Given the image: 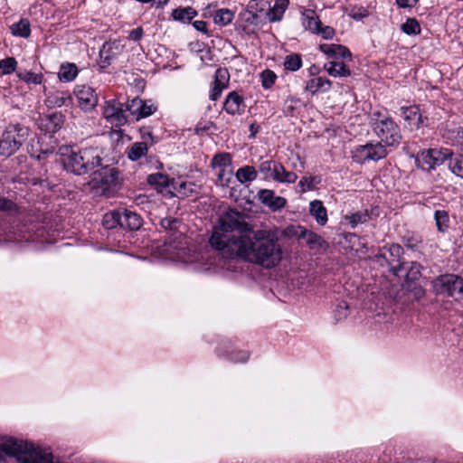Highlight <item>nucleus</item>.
<instances>
[{
	"label": "nucleus",
	"instance_id": "obj_1",
	"mask_svg": "<svg viewBox=\"0 0 463 463\" xmlns=\"http://www.w3.org/2000/svg\"><path fill=\"white\" fill-rule=\"evenodd\" d=\"M277 241L267 231H253L244 214L229 210L220 217L209 242L222 258L241 259L270 269L282 259Z\"/></svg>",
	"mask_w": 463,
	"mask_h": 463
},
{
	"label": "nucleus",
	"instance_id": "obj_2",
	"mask_svg": "<svg viewBox=\"0 0 463 463\" xmlns=\"http://www.w3.org/2000/svg\"><path fill=\"white\" fill-rule=\"evenodd\" d=\"M14 457L18 463H53L52 452L33 443L10 437L0 439V462Z\"/></svg>",
	"mask_w": 463,
	"mask_h": 463
},
{
	"label": "nucleus",
	"instance_id": "obj_3",
	"mask_svg": "<svg viewBox=\"0 0 463 463\" xmlns=\"http://www.w3.org/2000/svg\"><path fill=\"white\" fill-rule=\"evenodd\" d=\"M100 152L95 147H86L78 151L71 150L63 158V167L67 172L76 175H83L101 165Z\"/></svg>",
	"mask_w": 463,
	"mask_h": 463
},
{
	"label": "nucleus",
	"instance_id": "obj_4",
	"mask_svg": "<svg viewBox=\"0 0 463 463\" xmlns=\"http://www.w3.org/2000/svg\"><path fill=\"white\" fill-rule=\"evenodd\" d=\"M31 130L19 123L9 124L0 137V156L9 157L15 154L28 140Z\"/></svg>",
	"mask_w": 463,
	"mask_h": 463
},
{
	"label": "nucleus",
	"instance_id": "obj_5",
	"mask_svg": "<svg viewBox=\"0 0 463 463\" xmlns=\"http://www.w3.org/2000/svg\"><path fill=\"white\" fill-rule=\"evenodd\" d=\"M90 184L97 194L110 197L121 185L120 172L109 165L94 170Z\"/></svg>",
	"mask_w": 463,
	"mask_h": 463
},
{
	"label": "nucleus",
	"instance_id": "obj_6",
	"mask_svg": "<svg viewBox=\"0 0 463 463\" xmlns=\"http://www.w3.org/2000/svg\"><path fill=\"white\" fill-rule=\"evenodd\" d=\"M373 130L386 146L397 147L402 141L399 126L388 117L375 119L373 123Z\"/></svg>",
	"mask_w": 463,
	"mask_h": 463
},
{
	"label": "nucleus",
	"instance_id": "obj_7",
	"mask_svg": "<svg viewBox=\"0 0 463 463\" xmlns=\"http://www.w3.org/2000/svg\"><path fill=\"white\" fill-rule=\"evenodd\" d=\"M452 151L445 149H429L422 151L416 156L415 162L418 167L430 172L437 166L444 164L446 160L452 157Z\"/></svg>",
	"mask_w": 463,
	"mask_h": 463
},
{
	"label": "nucleus",
	"instance_id": "obj_8",
	"mask_svg": "<svg viewBox=\"0 0 463 463\" xmlns=\"http://www.w3.org/2000/svg\"><path fill=\"white\" fill-rule=\"evenodd\" d=\"M434 288L439 294H448L455 298L463 296V278L455 274H443L433 281Z\"/></svg>",
	"mask_w": 463,
	"mask_h": 463
},
{
	"label": "nucleus",
	"instance_id": "obj_9",
	"mask_svg": "<svg viewBox=\"0 0 463 463\" xmlns=\"http://www.w3.org/2000/svg\"><path fill=\"white\" fill-rule=\"evenodd\" d=\"M125 105L116 99L106 101L103 115L108 122L115 127L124 126L128 122Z\"/></svg>",
	"mask_w": 463,
	"mask_h": 463
},
{
	"label": "nucleus",
	"instance_id": "obj_10",
	"mask_svg": "<svg viewBox=\"0 0 463 463\" xmlns=\"http://www.w3.org/2000/svg\"><path fill=\"white\" fill-rule=\"evenodd\" d=\"M421 266L417 262L402 263L391 268L393 275L404 277L407 281H415L420 276Z\"/></svg>",
	"mask_w": 463,
	"mask_h": 463
},
{
	"label": "nucleus",
	"instance_id": "obj_11",
	"mask_svg": "<svg viewBox=\"0 0 463 463\" xmlns=\"http://www.w3.org/2000/svg\"><path fill=\"white\" fill-rule=\"evenodd\" d=\"M230 74L226 68H219L215 71L213 88L210 92V99L213 101L217 100L224 89L228 87Z\"/></svg>",
	"mask_w": 463,
	"mask_h": 463
},
{
	"label": "nucleus",
	"instance_id": "obj_12",
	"mask_svg": "<svg viewBox=\"0 0 463 463\" xmlns=\"http://www.w3.org/2000/svg\"><path fill=\"white\" fill-rule=\"evenodd\" d=\"M75 93L80 108L84 110L93 109L98 103L95 90L90 86H80Z\"/></svg>",
	"mask_w": 463,
	"mask_h": 463
},
{
	"label": "nucleus",
	"instance_id": "obj_13",
	"mask_svg": "<svg viewBox=\"0 0 463 463\" xmlns=\"http://www.w3.org/2000/svg\"><path fill=\"white\" fill-rule=\"evenodd\" d=\"M258 196L263 204L273 211L283 208L287 203V200L284 197L276 196L272 190L262 189L259 192Z\"/></svg>",
	"mask_w": 463,
	"mask_h": 463
},
{
	"label": "nucleus",
	"instance_id": "obj_14",
	"mask_svg": "<svg viewBox=\"0 0 463 463\" xmlns=\"http://www.w3.org/2000/svg\"><path fill=\"white\" fill-rule=\"evenodd\" d=\"M244 100L237 92L232 91L225 99L223 108L228 114H241L244 109Z\"/></svg>",
	"mask_w": 463,
	"mask_h": 463
},
{
	"label": "nucleus",
	"instance_id": "obj_15",
	"mask_svg": "<svg viewBox=\"0 0 463 463\" xmlns=\"http://www.w3.org/2000/svg\"><path fill=\"white\" fill-rule=\"evenodd\" d=\"M121 228L129 231H137L142 226V218L139 214L128 209L121 210Z\"/></svg>",
	"mask_w": 463,
	"mask_h": 463
},
{
	"label": "nucleus",
	"instance_id": "obj_16",
	"mask_svg": "<svg viewBox=\"0 0 463 463\" xmlns=\"http://www.w3.org/2000/svg\"><path fill=\"white\" fill-rule=\"evenodd\" d=\"M319 49L322 52L334 59H351L352 54L350 51L340 44H320Z\"/></svg>",
	"mask_w": 463,
	"mask_h": 463
},
{
	"label": "nucleus",
	"instance_id": "obj_17",
	"mask_svg": "<svg viewBox=\"0 0 463 463\" xmlns=\"http://www.w3.org/2000/svg\"><path fill=\"white\" fill-rule=\"evenodd\" d=\"M303 17V26L306 30L312 32L313 33L320 28L322 23L319 19V16L317 14L316 11L313 9H304L302 11Z\"/></svg>",
	"mask_w": 463,
	"mask_h": 463
},
{
	"label": "nucleus",
	"instance_id": "obj_18",
	"mask_svg": "<svg viewBox=\"0 0 463 463\" xmlns=\"http://www.w3.org/2000/svg\"><path fill=\"white\" fill-rule=\"evenodd\" d=\"M309 213L319 225L323 226L326 223L327 211L321 201L314 200L310 202Z\"/></svg>",
	"mask_w": 463,
	"mask_h": 463
},
{
	"label": "nucleus",
	"instance_id": "obj_19",
	"mask_svg": "<svg viewBox=\"0 0 463 463\" xmlns=\"http://www.w3.org/2000/svg\"><path fill=\"white\" fill-rule=\"evenodd\" d=\"M324 69L333 77H348L351 74L350 70L343 61H328L324 65Z\"/></svg>",
	"mask_w": 463,
	"mask_h": 463
},
{
	"label": "nucleus",
	"instance_id": "obj_20",
	"mask_svg": "<svg viewBox=\"0 0 463 463\" xmlns=\"http://www.w3.org/2000/svg\"><path fill=\"white\" fill-rule=\"evenodd\" d=\"M260 172L263 175L265 179L278 177V170L282 171V165L274 160H267L262 162L259 166Z\"/></svg>",
	"mask_w": 463,
	"mask_h": 463
},
{
	"label": "nucleus",
	"instance_id": "obj_21",
	"mask_svg": "<svg viewBox=\"0 0 463 463\" xmlns=\"http://www.w3.org/2000/svg\"><path fill=\"white\" fill-rule=\"evenodd\" d=\"M148 152V142L141 141L135 142L128 148L127 155L128 158L131 161H137L143 156H146Z\"/></svg>",
	"mask_w": 463,
	"mask_h": 463
},
{
	"label": "nucleus",
	"instance_id": "obj_22",
	"mask_svg": "<svg viewBox=\"0 0 463 463\" xmlns=\"http://www.w3.org/2000/svg\"><path fill=\"white\" fill-rule=\"evenodd\" d=\"M46 102L52 107L68 106L71 102V97L68 92L55 91L47 96Z\"/></svg>",
	"mask_w": 463,
	"mask_h": 463
},
{
	"label": "nucleus",
	"instance_id": "obj_23",
	"mask_svg": "<svg viewBox=\"0 0 463 463\" xmlns=\"http://www.w3.org/2000/svg\"><path fill=\"white\" fill-rule=\"evenodd\" d=\"M115 56L116 52H114V44L110 43H105L99 51V64L100 68L105 69L110 65Z\"/></svg>",
	"mask_w": 463,
	"mask_h": 463
},
{
	"label": "nucleus",
	"instance_id": "obj_24",
	"mask_svg": "<svg viewBox=\"0 0 463 463\" xmlns=\"http://www.w3.org/2000/svg\"><path fill=\"white\" fill-rule=\"evenodd\" d=\"M372 211L367 209L352 213L345 215V220L348 222L352 228H355L358 224L365 223L371 220Z\"/></svg>",
	"mask_w": 463,
	"mask_h": 463
},
{
	"label": "nucleus",
	"instance_id": "obj_25",
	"mask_svg": "<svg viewBox=\"0 0 463 463\" xmlns=\"http://www.w3.org/2000/svg\"><path fill=\"white\" fill-rule=\"evenodd\" d=\"M331 88V81L323 77L311 79L307 82L306 90L315 94L318 90L326 91Z\"/></svg>",
	"mask_w": 463,
	"mask_h": 463
},
{
	"label": "nucleus",
	"instance_id": "obj_26",
	"mask_svg": "<svg viewBox=\"0 0 463 463\" xmlns=\"http://www.w3.org/2000/svg\"><path fill=\"white\" fill-rule=\"evenodd\" d=\"M302 232H304L302 239L306 240V243L310 250H318L326 245L325 240L317 233L307 229H305Z\"/></svg>",
	"mask_w": 463,
	"mask_h": 463
},
{
	"label": "nucleus",
	"instance_id": "obj_27",
	"mask_svg": "<svg viewBox=\"0 0 463 463\" xmlns=\"http://www.w3.org/2000/svg\"><path fill=\"white\" fill-rule=\"evenodd\" d=\"M368 150H369V159L373 161H378L386 157L388 152L386 150V146L383 145V142L379 141L375 144L367 143Z\"/></svg>",
	"mask_w": 463,
	"mask_h": 463
},
{
	"label": "nucleus",
	"instance_id": "obj_28",
	"mask_svg": "<svg viewBox=\"0 0 463 463\" xmlns=\"http://www.w3.org/2000/svg\"><path fill=\"white\" fill-rule=\"evenodd\" d=\"M121 210L107 213L103 216L102 225L106 229H114L118 226L121 227Z\"/></svg>",
	"mask_w": 463,
	"mask_h": 463
},
{
	"label": "nucleus",
	"instance_id": "obj_29",
	"mask_svg": "<svg viewBox=\"0 0 463 463\" xmlns=\"http://www.w3.org/2000/svg\"><path fill=\"white\" fill-rule=\"evenodd\" d=\"M388 253H389L391 259H389L385 253L383 254V257L386 260L387 263L391 266V268H392L393 266L402 264L400 259H401L402 254L403 253V249L402 248L401 245L392 244L388 248Z\"/></svg>",
	"mask_w": 463,
	"mask_h": 463
},
{
	"label": "nucleus",
	"instance_id": "obj_30",
	"mask_svg": "<svg viewBox=\"0 0 463 463\" xmlns=\"http://www.w3.org/2000/svg\"><path fill=\"white\" fill-rule=\"evenodd\" d=\"M402 117L407 122L406 127L413 129L414 122L416 119L420 118V111L418 107H405L402 108Z\"/></svg>",
	"mask_w": 463,
	"mask_h": 463
},
{
	"label": "nucleus",
	"instance_id": "obj_31",
	"mask_svg": "<svg viewBox=\"0 0 463 463\" xmlns=\"http://www.w3.org/2000/svg\"><path fill=\"white\" fill-rule=\"evenodd\" d=\"M288 5V0H278L274 7L269 12V19L270 22L280 21L284 12Z\"/></svg>",
	"mask_w": 463,
	"mask_h": 463
},
{
	"label": "nucleus",
	"instance_id": "obj_32",
	"mask_svg": "<svg viewBox=\"0 0 463 463\" xmlns=\"http://www.w3.org/2000/svg\"><path fill=\"white\" fill-rule=\"evenodd\" d=\"M257 175L256 169L250 165L239 168L236 173V177L241 184L255 180Z\"/></svg>",
	"mask_w": 463,
	"mask_h": 463
},
{
	"label": "nucleus",
	"instance_id": "obj_33",
	"mask_svg": "<svg viewBox=\"0 0 463 463\" xmlns=\"http://www.w3.org/2000/svg\"><path fill=\"white\" fill-rule=\"evenodd\" d=\"M78 73V69L75 64L68 63L66 65H61V70L59 71V79L61 81H71L75 79Z\"/></svg>",
	"mask_w": 463,
	"mask_h": 463
},
{
	"label": "nucleus",
	"instance_id": "obj_34",
	"mask_svg": "<svg viewBox=\"0 0 463 463\" xmlns=\"http://www.w3.org/2000/svg\"><path fill=\"white\" fill-rule=\"evenodd\" d=\"M196 14V11L192 7L177 8L173 11V17L175 20L190 22Z\"/></svg>",
	"mask_w": 463,
	"mask_h": 463
},
{
	"label": "nucleus",
	"instance_id": "obj_35",
	"mask_svg": "<svg viewBox=\"0 0 463 463\" xmlns=\"http://www.w3.org/2000/svg\"><path fill=\"white\" fill-rule=\"evenodd\" d=\"M147 183L157 188H165L169 185L170 179L168 175L162 173L151 174L147 176Z\"/></svg>",
	"mask_w": 463,
	"mask_h": 463
},
{
	"label": "nucleus",
	"instance_id": "obj_36",
	"mask_svg": "<svg viewBox=\"0 0 463 463\" xmlns=\"http://www.w3.org/2000/svg\"><path fill=\"white\" fill-rule=\"evenodd\" d=\"M17 77L28 84H41L43 79L42 73H34L28 71H23L17 72Z\"/></svg>",
	"mask_w": 463,
	"mask_h": 463
},
{
	"label": "nucleus",
	"instance_id": "obj_37",
	"mask_svg": "<svg viewBox=\"0 0 463 463\" xmlns=\"http://www.w3.org/2000/svg\"><path fill=\"white\" fill-rule=\"evenodd\" d=\"M12 31L14 35L27 38L31 33L29 21L26 19H21L12 26Z\"/></svg>",
	"mask_w": 463,
	"mask_h": 463
},
{
	"label": "nucleus",
	"instance_id": "obj_38",
	"mask_svg": "<svg viewBox=\"0 0 463 463\" xmlns=\"http://www.w3.org/2000/svg\"><path fill=\"white\" fill-rule=\"evenodd\" d=\"M302 66L301 56L298 53H292L288 55L284 61V67L286 70L290 71H296Z\"/></svg>",
	"mask_w": 463,
	"mask_h": 463
},
{
	"label": "nucleus",
	"instance_id": "obj_39",
	"mask_svg": "<svg viewBox=\"0 0 463 463\" xmlns=\"http://www.w3.org/2000/svg\"><path fill=\"white\" fill-rule=\"evenodd\" d=\"M352 158L358 164L369 161V150L367 144L359 146L352 151Z\"/></svg>",
	"mask_w": 463,
	"mask_h": 463
},
{
	"label": "nucleus",
	"instance_id": "obj_40",
	"mask_svg": "<svg viewBox=\"0 0 463 463\" xmlns=\"http://www.w3.org/2000/svg\"><path fill=\"white\" fill-rule=\"evenodd\" d=\"M234 17L233 13L229 9H220L216 11L214 14V22L215 24L221 25H227L232 23Z\"/></svg>",
	"mask_w": 463,
	"mask_h": 463
},
{
	"label": "nucleus",
	"instance_id": "obj_41",
	"mask_svg": "<svg viewBox=\"0 0 463 463\" xmlns=\"http://www.w3.org/2000/svg\"><path fill=\"white\" fill-rule=\"evenodd\" d=\"M305 229L306 228L301 225H288L282 231L281 236L288 239H302L304 233L302 232L305 231Z\"/></svg>",
	"mask_w": 463,
	"mask_h": 463
},
{
	"label": "nucleus",
	"instance_id": "obj_42",
	"mask_svg": "<svg viewBox=\"0 0 463 463\" xmlns=\"http://www.w3.org/2000/svg\"><path fill=\"white\" fill-rule=\"evenodd\" d=\"M402 31L408 34H420V25L415 18H408L407 21L402 24Z\"/></svg>",
	"mask_w": 463,
	"mask_h": 463
},
{
	"label": "nucleus",
	"instance_id": "obj_43",
	"mask_svg": "<svg viewBox=\"0 0 463 463\" xmlns=\"http://www.w3.org/2000/svg\"><path fill=\"white\" fill-rule=\"evenodd\" d=\"M17 61L14 57H7L0 60V74L7 75L16 69Z\"/></svg>",
	"mask_w": 463,
	"mask_h": 463
},
{
	"label": "nucleus",
	"instance_id": "obj_44",
	"mask_svg": "<svg viewBox=\"0 0 463 463\" xmlns=\"http://www.w3.org/2000/svg\"><path fill=\"white\" fill-rule=\"evenodd\" d=\"M437 228L439 232H444L449 227V214L446 211L438 210L434 213Z\"/></svg>",
	"mask_w": 463,
	"mask_h": 463
},
{
	"label": "nucleus",
	"instance_id": "obj_45",
	"mask_svg": "<svg viewBox=\"0 0 463 463\" xmlns=\"http://www.w3.org/2000/svg\"><path fill=\"white\" fill-rule=\"evenodd\" d=\"M449 168L457 176L463 178V155H458L454 158H449Z\"/></svg>",
	"mask_w": 463,
	"mask_h": 463
},
{
	"label": "nucleus",
	"instance_id": "obj_46",
	"mask_svg": "<svg viewBox=\"0 0 463 463\" xmlns=\"http://www.w3.org/2000/svg\"><path fill=\"white\" fill-rule=\"evenodd\" d=\"M232 163L231 156L227 153H220L213 156L212 165L213 167L224 168L230 166Z\"/></svg>",
	"mask_w": 463,
	"mask_h": 463
},
{
	"label": "nucleus",
	"instance_id": "obj_47",
	"mask_svg": "<svg viewBox=\"0 0 463 463\" xmlns=\"http://www.w3.org/2000/svg\"><path fill=\"white\" fill-rule=\"evenodd\" d=\"M144 100L138 97L132 99L126 104V111H128L131 115L137 116L138 118L141 108L143 107Z\"/></svg>",
	"mask_w": 463,
	"mask_h": 463
},
{
	"label": "nucleus",
	"instance_id": "obj_48",
	"mask_svg": "<svg viewBox=\"0 0 463 463\" xmlns=\"http://www.w3.org/2000/svg\"><path fill=\"white\" fill-rule=\"evenodd\" d=\"M335 318L339 321L345 318L349 315V306L347 302L338 301L334 309Z\"/></svg>",
	"mask_w": 463,
	"mask_h": 463
},
{
	"label": "nucleus",
	"instance_id": "obj_49",
	"mask_svg": "<svg viewBox=\"0 0 463 463\" xmlns=\"http://www.w3.org/2000/svg\"><path fill=\"white\" fill-rule=\"evenodd\" d=\"M278 177H275V181L279 183L293 184L296 182L298 176L294 172L287 171L282 165V171L278 170Z\"/></svg>",
	"mask_w": 463,
	"mask_h": 463
},
{
	"label": "nucleus",
	"instance_id": "obj_50",
	"mask_svg": "<svg viewBox=\"0 0 463 463\" xmlns=\"http://www.w3.org/2000/svg\"><path fill=\"white\" fill-rule=\"evenodd\" d=\"M261 82L264 89H269L277 79V75L270 70H265L260 74Z\"/></svg>",
	"mask_w": 463,
	"mask_h": 463
},
{
	"label": "nucleus",
	"instance_id": "obj_51",
	"mask_svg": "<svg viewBox=\"0 0 463 463\" xmlns=\"http://www.w3.org/2000/svg\"><path fill=\"white\" fill-rule=\"evenodd\" d=\"M179 223V220L176 218H164L160 222V225L165 230L175 231L177 229V225Z\"/></svg>",
	"mask_w": 463,
	"mask_h": 463
},
{
	"label": "nucleus",
	"instance_id": "obj_52",
	"mask_svg": "<svg viewBox=\"0 0 463 463\" xmlns=\"http://www.w3.org/2000/svg\"><path fill=\"white\" fill-rule=\"evenodd\" d=\"M317 34H321L322 37L326 40L332 39L335 35V29L331 26H322L316 31Z\"/></svg>",
	"mask_w": 463,
	"mask_h": 463
},
{
	"label": "nucleus",
	"instance_id": "obj_53",
	"mask_svg": "<svg viewBox=\"0 0 463 463\" xmlns=\"http://www.w3.org/2000/svg\"><path fill=\"white\" fill-rule=\"evenodd\" d=\"M156 110V107L154 104H147L146 102H143V107L141 108L138 118H145L152 115Z\"/></svg>",
	"mask_w": 463,
	"mask_h": 463
},
{
	"label": "nucleus",
	"instance_id": "obj_54",
	"mask_svg": "<svg viewBox=\"0 0 463 463\" xmlns=\"http://www.w3.org/2000/svg\"><path fill=\"white\" fill-rule=\"evenodd\" d=\"M15 208V203L6 198L0 197V211L8 212L13 211Z\"/></svg>",
	"mask_w": 463,
	"mask_h": 463
},
{
	"label": "nucleus",
	"instance_id": "obj_55",
	"mask_svg": "<svg viewBox=\"0 0 463 463\" xmlns=\"http://www.w3.org/2000/svg\"><path fill=\"white\" fill-rule=\"evenodd\" d=\"M143 29L141 27H137L129 32V38L133 41H139L143 36Z\"/></svg>",
	"mask_w": 463,
	"mask_h": 463
},
{
	"label": "nucleus",
	"instance_id": "obj_56",
	"mask_svg": "<svg viewBox=\"0 0 463 463\" xmlns=\"http://www.w3.org/2000/svg\"><path fill=\"white\" fill-rule=\"evenodd\" d=\"M428 125H429V118L427 117H423L420 114V118L415 120L413 128L418 130L421 128L427 127Z\"/></svg>",
	"mask_w": 463,
	"mask_h": 463
},
{
	"label": "nucleus",
	"instance_id": "obj_57",
	"mask_svg": "<svg viewBox=\"0 0 463 463\" xmlns=\"http://www.w3.org/2000/svg\"><path fill=\"white\" fill-rule=\"evenodd\" d=\"M314 180H315V177H303L300 181H299V185L300 186H307L308 189H312L314 187Z\"/></svg>",
	"mask_w": 463,
	"mask_h": 463
},
{
	"label": "nucleus",
	"instance_id": "obj_58",
	"mask_svg": "<svg viewBox=\"0 0 463 463\" xmlns=\"http://www.w3.org/2000/svg\"><path fill=\"white\" fill-rule=\"evenodd\" d=\"M141 131H142L143 141L146 140L148 142V146H152L156 142V140L155 139V137L151 132H148V131L145 132L144 130H141Z\"/></svg>",
	"mask_w": 463,
	"mask_h": 463
},
{
	"label": "nucleus",
	"instance_id": "obj_59",
	"mask_svg": "<svg viewBox=\"0 0 463 463\" xmlns=\"http://www.w3.org/2000/svg\"><path fill=\"white\" fill-rule=\"evenodd\" d=\"M194 27L200 32L207 33V24L204 21H195L193 24Z\"/></svg>",
	"mask_w": 463,
	"mask_h": 463
},
{
	"label": "nucleus",
	"instance_id": "obj_60",
	"mask_svg": "<svg viewBox=\"0 0 463 463\" xmlns=\"http://www.w3.org/2000/svg\"><path fill=\"white\" fill-rule=\"evenodd\" d=\"M417 2L418 0H396L397 5L402 8L413 6Z\"/></svg>",
	"mask_w": 463,
	"mask_h": 463
},
{
	"label": "nucleus",
	"instance_id": "obj_61",
	"mask_svg": "<svg viewBox=\"0 0 463 463\" xmlns=\"http://www.w3.org/2000/svg\"><path fill=\"white\" fill-rule=\"evenodd\" d=\"M28 153L31 155L32 157H35L38 160L42 159V155L39 154V149H34V146L32 144L31 148H28Z\"/></svg>",
	"mask_w": 463,
	"mask_h": 463
},
{
	"label": "nucleus",
	"instance_id": "obj_62",
	"mask_svg": "<svg viewBox=\"0 0 463 463\" xmlns=\"http://www.w3.org/2000/svg\"><path fill=\"white\" fill-rule=\"evenodd\" d=\"M54 152V147H51V148H39V154L42 155V159L43 158H45L46 156H48L49 155L52 154Z\"/></svg>",
	"mask_w": 463,
	"mask_h": 463
},
{
	"label": "nucleus",
	"instance_id": "obj_63",
	"mask_svg": "<svg viewBox=\"0 0 463 463\" xmlns=\"http://www.w3.org/2000/svg\"><path fill=\"white\" fill-rule=\"evenodd\" d=\"M239 357L235 358L236 362H246L249 359V354L246 352H239Z\"/></svg>",
	"mask_w": 463,
	"mask_h": 463
},
{
	"label": "nucleus",
	"instance_id": "obj_64",
	"mask_svg": "<svg viewBox=\"0 0 463 463\" xmlns=\"http://www.w3.org/2000/svg\"><path fill=\"white\" fill-rule=\"evenodd\" d=\"M258 130H259V126H257L255 124H251L250 126V131L251 137H254L256 135V133L258 132Z\"/></svg>",
	"mask_w": 463,
	"mask_h": 463
}]
</instances>
